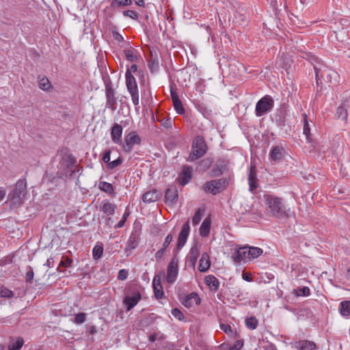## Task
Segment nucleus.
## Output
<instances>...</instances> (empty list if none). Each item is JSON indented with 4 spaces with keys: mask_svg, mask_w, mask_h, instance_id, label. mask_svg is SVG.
Instances as JSON below:
<instances>
[{
    "mask_svg": "<svg viewBox=\"0 0 350 350\" xmlns=\"http://www.w3.org/2000/svg\"><path fill=\"white\" fill-rule=\"evenodd\" d=\"M302 57L306 59L313 65L315 72L316 83L318 88L319 86L321 88H322L323 79L332 83V79L334 78L336 79L337 77V73L335 71L322 63L321 60L312 53H304Z\"/></svg>",
    "mask_w": 350,
    "mask_h": 350,
    "instance_id": "1",
    "label": "nucleus"
},
{
    "mask_svg": "<svg viewBox=\"0 0 350 350\" xmlns=\"http://www.w3.org/2000/svg\"><path fill=\"white\" fill-rule=\"evenodd\" d=\"M263 200L269 215L280 219L289 216L290 208H287L283 198L271 193H265Z\"/></svg>",
    "mask_w": 350,
    "mask_h": 350,
    "instance_id": "2",
    "label": "nucleus"
},
{
    "mask_svg": "<svg viewBox=\"0 0 350 350\" xmlns=\"http://www.w3.org/2000/svg\"><path fill=\"white\" fill-rule=\"evenodd\" d=\"M27 188V182L25 179L18 180L15 187L8 196V202L12 208L19 206L22 204Z\"/></svg>",
    "mask_w": 350,
    "mask_h": 350,
    "instance_id": "3",
    "label": "nucleus"
},
{
    "mask_svg": "<svg viewBox=\"0 0 350 350\" xmlns=\"http://www.w3.org/2000/svg\"><path fill=\"white\" fill-rule=\"evenodd\" d=\"M77 159L72 154L64 157L58 165L57 175L62 178H70L75 172Z\"/></svg>",
    "mask_w": 350,
    "mask_h": 350,
    "instance_id": "4",
    "label": "nucleus"
},
{
    "mask_svg": "<svg viewBox=\"0 0 350 350\" xmlns=\"http://www.w3.org/2000/svg\"><path fill=\"white\" fill-rule=\"evenodd\" d=\"M208 147L206 143L202 136H197L193 141L191 145V151L187 158L188 161H195L202 158L207 152Z\"/></svg>",
    "mask_w": 350,
    "mask_h": 350,
    "instance_id": "5",
    "label": "nucleus"
},
{
    "mask_svg": "<svg viewBox=\"0 0 350 350\" xmlns=\"http://www.w3.org/2000/svg\"><path fill=\"white\" fill-rule=\"evenodd\" d=\"M125 78L126 89L131 96L133 105L135 106V108L137 109V107H139V95L136 79L134 77V76L129 72H126Z\"/></svg>",
    "mask_w": 350,
    "mask_h": 350,
    "instance_id": "6",
    "label": "nucleus"
},
{
    "mask_svg": "<svg viewBox=\"0 0 350 350\" xmlns=\"http://www.w3.org/2000/svg\"><path fill=\"white\" fill-rule=\"evenodd\" d=\"M274 107V100L269 95H265L256 103L255 114L257 117H261L270 112Z\"/></svg>",
    "mask_w": 350,
    "mask_h": 350,
    "instance_id": "7",
    "label": "nucleus"
},
{
    "mask_svg": "<svg viewBox=\"0 0 350 350\" xmlns=\"http://www.w3.org/2000/svg\"><path fill=\"white\" fill-rule=\"evenodd\" d=\"M227 180L226 178H219L206 182L203 185V189L206 193H210L216 195L222 191L226 186Z\"/></svg>",
    "mask_w": 350,
    "mask_h": 350,
    "instance_id": "8",
    "label": "nucleus"
},
{
    "mask_svg": "<svg viewBox=\"0 0 350 350\" xmlns=\"http://www.w3.org/2000/svg\"><path fill=\"white\" fill-rule=\"evenodd\" d=\"M142 139L136 131H131L124 137V141L122 142V148L124 152L130 153L135 145H140Z\"/></svg>",
    "mask_w": 350,
    "mask_h": 350,
    "instance_id": "9",
    "label": "nucleus"
},
{
    "mask_svg": "<svg viewBox=\"0 0 350 350\" xmlns=\"http://www.w3.org/2000/svg\"><path fill=\"white\" fill-rule=\"evenodd\" d=\"M105 90L106 95V107L114 111L116 109L117 98L110 80L105 81Z\"/></svg>",
    "mask_w": 350,
    "mask_h": 350,
    "instance_id": "10",
    "label": "nucleus"
},
{
    "mask_svg": "<svg viewBox=\"0 0 350 350\" xmlns=\"http://www.w3.org/2000/svg\"><path fill=\"white\" fill-rule=\"evenodd\" d=\"M178 273V260L174 256L167 267L166 281L169 284H173L176 280Z\"/></svg>",
    "mask_w": 350,
    "mask_h": 350,
    "instance_id": "11",
    "label": "nucleus"
},
{
    "mask_svg": "<svg viewBox=\"0 0 350 350\" xmlns=\"http://www.w3.org/2000/svg\"><path fill=\"white\" fill-rule=\"evenodd\" d=\"M141 299V294L138 291H134L131 295H126L123 299V304L126 311H129L134 308Z\"/></svg>",
    "mask_w": 350,
    "mask_h": 350,
    "instance_id": "12",
    "label": "nucleus"
},
{
    "mask_svg": "<svg viewBox=\"0 0 350 350\" xmlns=\"http://www.w3.org/2000/svg\"><path fill=\"white\" fill-rule=\"evenodd\" d=\"M190 232L189 221L185 222L180 232L178 234V243L176 245L177 250H180L186 243Z\"/></svg>",
    "mask_w": 350,
    "mask_h": 350,
    "instance_id": "13",
    "label": "nucleus"
},
{
    "mask_svg": "<svg viewBox=\"0 0 350 350\" xmlns=\"http://www.w3.org/2000/svg\"><path fill=\"white\" fill-rule=\"evenodd\" d=\"M193 168L189 165H184L178 177V181L182 186L187 185L192 178Z\"/></svg>",
    "mask_w": 350,
    "mask_h": 350,
    "instance_id": "14",
    "label": "nucleus"
},
{
    "mask_svg": "<svg viewBox=\"0 0 350 350\" xmlns=\"http://www.w3.org/2000/svg\"><path fill=\"white\" fill-rule=\"evenodd\" d=\"M122 126L118 124L115 123L111 129V141L116 144L121 146L122 144Z\"/></svg>",
    "mask_w": 350,
    "mask_h": 350,
    "instance_id": "15",
    "label": "nucleus"
},
{
    "mask_svg": "<svg viewBox=\"0 0 350 350\" xmlns=\"http://www.w3.org/2000/svg\"><path fill=\"white\" fill-rule=\"evenodd\" d=\"M199 256L200 249L198 248L197 244H196L191 247L187 257L186 264L187 266L194 269Z\"/></svg>",
    "mask_w": 350,
    "mask_h": 350,
    "instance_id": "16",
    "label": "nucleus"
},
{
    "mask_svg": "<svg viewBox=\"0 0 350 350\" xmlns=\"http://www.w3.org/2000/svg\"><path fill=\"white\" fill-rule=\"evenodd\" d=\"M228 161L224 159H219L211 170L213 176H219L228 170Z\"/></svg>",
    "mask_w": 350,
    "mask_h": 350,
    "instance_id": "17",
    "label": "nucleus"
},
{
    "mask_svg": "<svg viewBox=\"0 0 350 350\" xmlns=\"http://www.w3.org/2000/svg\"><path fill=\"white\" fill-rule=\"evenodd\" d=\"M178 190L176 186H170L165 191V202L170 205L176 204L178 200Z\"/></svg>",
    "mask_w": 350,
    "mask_h": 350,
    "instance_id": "18",
    "label": "nucleus"
},
{
    "mask_svg": "<svg viewBox=\"0 0 350 350\" xmlns=\"http://www.w3.org/2000/svg\"><path fill=\"white\" fill-rule=\"evenodd\" d=\"M284 148L282 146H273L270 150L269 157L271 161L279 162L284 155Z\"/></svg>",
    "mask_w": 350,
    "mask_h": 350,
    "instance_id": "19",
    "label": "nucleus"
},
{
    "mask_svg": "<svg viewBox=\"0 0 350 350\" xmlns=\"http://www.w3.org/2000/svg\"><path fill=\"white\" fill-rule=\"evenodd\" d=\"M297 350H317V345L313 341L308 340H299L294 343Z\"/></svg>",
    "mask_w": 350,
    "mask_h": 350,
    "instance_id": "20",
    "label": "nucleus"
},
{
    "mask_svg": "<svg viewBox=\"0 0 350 350\" xmlns=\"http://www.w3.org/2000/svg\"><path fill=\"white\" fill-rule=\"evenodd\" d=\"M181 302L186 308H190L194 306L200 305L201 299L199 297L198 293H191L187 295Z\"/></svg>",
    "mask_w": 350,
    "mask_h": 350,
    "instance_id": "21",
    "label": "nucleus"
},
{
    "mask_svg": "<svg viewBox=\"0 0 350 350\" xmlns=\"http://www.w3.org/2000/svg\"><path fill=\"white\" fill-rule=\"evenodd\" d=\"M233 258L234 260L237 262H240L241 261L246 262L250 260L248 246L239 247L238 250H237L233 255Z\"/></svg>",
    "mask_w": 350,
    "mask_h": 350,
    "instance_id": "22",
    "label": "nucleus"
},
{
    "mask_svg": "<svg viewBox=\"0 0 350 350\" xmlns=\"http://www.w3.org/2000/svg\"><path fill=\"white\" fill-rule=\"evenodd\" d=\"M152 287L154 291V297L157 299L163 298V289L161 282V276L159 275H155L152 281Z\"/></svg>",
    "mask_w": 350,
    "mask_h": 350,
    "instance_id": "23",
    "label": "nucleus"
},
{
    "mask_svg": "<svg viewBox=\"0 0 350 350\" xmlns=\"http://www.w3.org/2000/svg\"><path fill=\"white\" fill-rule=\"evenodd\" d=\"M249 190L252 193H254L258 187V178L256 175V170L254 166H251L248 175Z\"/></svg>",
    "mask_w": 350,
    "mask_h": 350,
    "instance_id": "24",
    "label": "nucleus"
},
{
    "mask_svg": "<svg viewBox=\"0 0 350 350\" xmlns=\"http://www.w3.org/2000/svg\"><path fill=\"white\" fill-rule=\"evenodd\" d=\"M116 205L110 202L108 200H105L101 202L100 210L107 216H112L115 213Z\"/></svg>",
    "mask_w": 350,
    "mask_h": 350,
    "instance_id": "25",
    "label": "nucleus"
},
{
    "mask_svg": "<svg viewBox=\"0 0 350 350\" xmlns=\"http://www.w3.org/2000/svg\"><path fill=\"white\" fill-rule=\"evenodd\" d=\"M204 282L212 292H217L219 287V281L213 275H208L204 278Z\"/></svg>",
    "mask_w": 350,
    "mask_h": 350,
    "instance_id": "26",
    "label": "nucleus"
},
{
    "mask_svg": "<svg viewBox=\"0 0 350 350\" xmlns=\"http://www.w3.org/2000/svg\"><path fill=\"white\" fill-rule=\"evenodd\" d=\"M348 101L345 100L341 103V105L337 108L336 116L338 119H340L345 122L347 121L348 113L347 107Z\"/></svg>",
    "mask_w": 350,
    "mask_h": 350,
    "instance_id": "27",
    "label": "nucleus"
},
{
    "mask_svg": "<svg viewBox=\"0 0 350 350\" xmlns=\"http://www.w3.org/2000/svg\"><path fill=\"white\" fill-rule=\"evenodd\" d=\"M139 235L137 233H131L126 242L125 251L127 252L128 250H132L135 249L139 244Z\"/></svg>",
    "mask_w": 350,
    "mask_h": 350,
    "instance_id": "28",
    "label": "nucleus"
},
{
    "mask_svg": "<svg viewBox=\"0 0 350 350\" xmlns=\"http://www.w3.org/2000/svg\"><path fill=\"white\" fill-rule=\"evenodd\" d=\"M148 66L152 73L157 72L159 70V62L157 55L150 53V59L148 61Z\"/></svg>",
    "mask_w": 350,
    "mask_h": 350,
    "instance_id": "29",
    "label": "nucleus"
},
{
    "mask_svg": "<svg viewBox=\"0 0 350 350\" xmlns=\"http://www.w3.org/2000/svg\"><path fill=\"white\" fill-rule=\"evenodd\" d=\"M211 262L208 253L204 252L201 256L199 262V271L200 272H206L210 267Z\"/></svg>",
    "mask_w": 350,
    "mask_h": 350,
    "instance_id": "30",
    "label": "nucleus"
},
{
    "mask_svg": "<svg viewBox=\"0 0 350 350\" xmlns=\"http://www.w3.org/2000/svg\"><path fill=\"white\" fill-rule=\"evenodd\" d=\"M211 219L210 217H207L202 222L200 228V234L202 237H206L208 236L211 230Z\"/></svg>",
    "mask_w": 350,
    "mask_h": 350,
    "instance_id": "31",
    "label": "nucleus"
},
{
    "mask_svg": "<svg viewBox=\"0 0 350 350\" xmlns=\"http://www.w3.org/2000/svg\"><path fill=\"white\" fill-rule=\"evenodd\" d=\"M98 189L112 197L116 195L113 186L109 183L100 181L98 183Z\"/></svg>",
    "mask_w": 350,
    "mask_h": 350,
    "instance_id": "32",
    "label": "nucleus"
},
{
    "mask_svg": "<svg viewBox=\"0 0 350 350\" xmlns=\"http://www.w3.org/2000/svg\"><path fill=\"white\" fill-rule=\"evenodd\" d=\"M159 198L157 191L156 190L148 191L144 193L142 200L144 203H151L156 202Z\"/></svg>",
    "mask_w": 350,
    "mask_h": 350,
    "instance_id": "33",
    "label": "nucleus"
},
{
    "mask_svg": "<svg viewBox=\"0 0 350 350\" xmlns=\"http://www.w3.org/2000/svg\"><path fill=\"white\" fill-rule=\"evenodd\" d=\"M24 344L22 337H17L16 339L11 338L8 345L9 350H20Z\"/></svg>",
    "mask_w": 350,
    "mask_h": 350,
    "instance_id": "34",
    "label": "nucleus"
},
{
    "mask_svg": "<svg viewBox=\"0 0 350 350\" xmlns=\"http://www.w3.org/2000/svg\"><path fill=\"white\" fill-rule=\"evenodd\" d=\"M339 311L342 316L348 317L350 314V301H343L340 304Z\"/></svg>",
    "mask_w": 350,
    "mask_h": 350,
    "instance_id": "35",
    "label": "nucleus"
},
{
    "mask_svg": "<svg viewBox=\"0 0 350 350\" xmlns=\"http://www.w3.org/2000/svg\"><path fill=\"white\" fill-rule=\"evenodd\" d=\"M303 122H304L303 133L306 137L307 142H310L311 140V139H310V135H311L310 128V125L308 123V117L306 113L303 114Z\"/></svg>",
    "mask_w": 350,
    "mask_h": 350,
    "instance_id": "36",
    "label": "nucleus"
},
{
    "mask_svg": "<svg viewBox=\"0 0 350 350\" xmlns=\"http://www.w3.org/2000/svg\"><path fill=\"white\" fill-rule=\"evenodd\" d=\"M124 55L128 61L135 62L137 61L138 56L137 52L132 49H126L124 51Z\"/></svg>",
    "mask_w": 350,
    "mask_h": 350,
    "instance_id": "37",
    "label": "nucleus"
},
{
    "mask_svg": "<svg viewBox=\"0 0 350 350\" xmlns=\"http://www.w3.org/2000/svg\"><path fill=\"white\" fill-rule=\"evenodd\" d=\"M250 260L254 259L262 254V250L256 247H248Z\"/></svg>",
    "mask_w": 350,
    "mask_h": 350,
    "instance_id": "38",
    "label": "nucleus"
},
{
    "mask_svg": "<svg viewBox=\"0 0 350 350\" xmlns=\"http://www.w3.org/2000/svg\"><path fill=\"white\" fill-rule=\"evenodd\" d=\"M245 323L246 327L252 330L255 329L258 325V321L255 317H250L246 318Z\"/></svg>",
    "mask_w": 350,
    "mask_h": 350,
    "instance_id": "39",
    "label": "nucleus"
},
{
    "mask_svg": "<svg viewBox=\"0 0 350 350\" xmlns=\"http://www.w3.org/2000/svg\"><path fill=\"white\" fill-rule=\"evenodd\" d=\"M132 0H111V7L116 8L122 6H127L132 4Z\"/></svg>",
    "mask_w": 350,
    "mask_h": 350,
    "instance_id": "40",
    "label": "nucleus"
},
{
    "mask_svg": "<svg viewBox=\"0 0 350 350\" xmlns=\"http://www.w3.org/2000/svg\"><path fill=\"white\" fill-rule=\"evenodd\" d=\"M103 254V247L102 245H96L94 247L92 250V256L94 260H98L101 258Z\"/></svg>",
    "mask_w": 350,
    "mask_h": 350,
    "instance_id": "41",
    "label": "nucleus"
},
{
    "mask_svg": "<svg viewBox=\"0 0 350 350\" xmlns=\"http://www.w3.org/2000/svg\"><path fill=\"white\" fill-rule=\"evenodd\" d=\"M123 163V158L122 157H119L117 159L110 161L107 165V168L109 170H114L118 166L122 165Z\"/></svg>",
    "mask_w": 350,
    "mask_h": 350,
    "instance_id": "42",
    "label": "nucleus"
},
{
    "mask_svg": "<svg viewBox=\"0 0 350 350\" xmlns=\"http://www.w3.org/2000/svg\"><path fill=\"white\" fill-rule=\"evenodd\" d=\"M173 105L177 113L180 115L185 113V111L180 99L173 101Z\"/></svg>",
    "mask_w": 350,
    "mask_h": 350,
    "instance_id": "43",
    "label": "nucleus"
},
{
    "mask_svg": "<svg viewBox=\"0 0 350 350\" xmlns=\"http://www.w3.org/2000/svg\"><path fill=\"white\" fill-rule=\"evenodd\" d=\"M204 212V209L199 208L196 212L195 213L193 218H192V222L193 225H197L200 223L202 219V215Z\"/></svg>",
    "mask_w": 350,
    "mask_h": 350,
    "instance_id": "44",
    "label": "nucleus"
},
{
    "mask_svg": "<svg viewBox=\"0 0 350 350\" xmlns=\"http://www.w3.org/2000/svg\"><path fill=\"white\" fill-rule=\"evenodd\" d=\"M34 273L33 269L30 266L27 267V272L25 274V281L27 283L31 284L33 280Z\"/></svg>",
    "mask_w": 350,
    "mask_h": 350,
    "instance_id": "45",
    "label": "nucleus"
},
{
    "mask_svg": "<svg viewBox=\"0 0 350 350\" xmlns=\"http://www.w3.org/2000/svg\"><path fill=\"white\" fill-rule=\"evenodd\" d=\"M72 263V260L68 257H62V260L59 264V267H57V270H59V267H70Z\"/></svg>",
    "mask_w": 350,
    "mask_h": 350,
    "instance_id": "46",
    "label": "nucleus"
},
{
    "mask_svg": "<svg viewBox=\"0 0 350 350\" xmlns=\"http://www.w3.org/2000/svg\"><path fill=\"white\" fill-rule=\"evenodd\" d=\"M14 296V293L10 289L2 287L0 288V297L5 298H11Z\"/></svg>",
    "mask_w": 350,
    "mask_h": 350,
    "instance_id": "47",
    "label": "nucleus"
},
{
    "mask_svg": "<svg viewBox=\"0 0 350 350\" xmlns=\"http://www.w3.org/2000/svg\"><path fill=\"white\" fill-rule=\"evenodd\" d=\"M86 314L84 312H80L75 315L74 323L77 324H81L85 321Z\"/></svg>",
    "mask_w": 350,
    "mask_h": 350,
    "instance_id": "48",
    "label": "nucleus"
},
{
    "mask_svg": "<svg viewBox=\"0 0 350 350\" xmlns=\"http://www.w3.org/2000/svg\"><path fill=\"white\" fill-rule=\"evenodd\" d=\"M51 84L47 79L43 78L39 81V87L43 90L49 89Z\"/></svg>",
    "mask_w": 350,
    "mask_h": 350,
    "instance_id": "49",
    "label": "nucleus"
},
{
    "mask_svg": "<svg viewBox=\"0 0 350 350\" xmlns=\"http://www.w3.org/2000/svg\"><path fill=\"white\" fill-rule=\"evenodd\" d=\"M123 15L126 17H129L132 19L137 20L138 14L135 11L128 10L123 12Z\"/></svg>",
    "mask_w": 350,
    "mask_h": 350,
    "instance_id": "50",
    "label": "nucleus"
},
{
    "mask_svg": "<svg viewBox=\"0 0 350 350\" xmlns=\"http://www.w3.org/2000/svg\"><path fill=\"white\" fill-rule=\"evenodd\" d=\"M310 294V290L307 286H304L298 290L297 296H308Z\"/></svg>",
    "mask_w": 350,
    "mask_h": 350,
    "instance_id": "51",
    "label": "nucleus"
},
{
    "mask_svg": "<svg viewBox=\"0 0 350 350\" xmlns=\"http://www.w3.org/2000/svg\"><path fill=\"white\" fill-rule=\"evenodd\" d=\"M172 314L177 319L181 321L184 319L183 312L178 308H174L172 310Z\"/></svg>",
    "mask_w": 350,
    "mask_h": 350,
    "instance_id": "52",
    "label": "nucleus"
},
{
    "mask_svg": "<svg viewBox=\"0 0 350 350\" xmlns=\"http://www.w3.org/2000/svg\"><path fill=\"white\" fill-rule=\"evenodd\" d=\"M243 346V342L241 340H238L230 347V350H240Z\"/></svg>",
    "mask_w": 350,
    "mask_h": 350,
    "instance_id": "53",
    "label": "nucleus"
},
{
    "mask_svg": "<svg viewBox=\"0 0 350 350\" xmlns=\"http://www.w3.org/2000/svg\"><path fill=\"white\" fill-rule=\"evenodd\" d=\"M172 239H173L172 234L171 233L168 234L167 235V237H165V241H164V242L163 243L162 247L167 250V248L168 247V246L170 245V244L172 241Z\"/></svg>",
    "mask_w": 350,
    "mask_h": 350,
    "instance_id": "54",
    "label": "nucleus"
},
{
    "mask_svg": "<svg viewBox=\"0 0 350 350\" xmlns=\"http://www.w3.org/2000/svg\"><path fill=\"white\" fill-rule=\"evenodd\" d=\"M161 125L165 129L172 127V121L170 118H163L161 120Z\"/></svg>",
    "mask_w": 350,
    "mask_h": 350,
    "instance_id": "55",
    "label": "nucleus"
},
{
    "mask_svg": "<svg viewBox=\"0 0 350 350\" xmlns=\"http://www.w3.org/2000/svg\"><path fill=\"white\" fill-rule=\"evenodd\" d=\"M111 150H106L103 154V161L104 163H105L107 164V165H108V163L110 162V155H111Z\"/></svg>",
    "mask_w": 350,
    "mask_h": 350,
    "instance_id": "56",
    "label": "nucleus"
},
{
    "mask_svg": "<svg viewBox=\"0 0 350 350\" xmlns=\"http://www.w3.org/2000/svg\"><path fill=\"white\" fill-rule=\"evenodd\" d=\"M128 277V271L126 269H121L118 274V279L120 280H124Z\"/></svg>",
    "mask_w": 350,
    "mask_h": 350,
    "instance_id": "57",
    "label": "nucleus"
},
{
    "mask_svg": "<svg viewBox=\"0 0 350 350\" xmlns=\"http://www.w3.org/2000/svg\"><path fill=\"white\" fill-rule=\"evenodd\" d=\"M165 251L166 249L161 247L156 252L155 258L157 259V260H159L163 258L164 254L165 253Z\"/></svg>",
    "mask_w": 350,
    "mask_h": 350,
    "instance_id": "58",
    "label": "nucleus"
},
{
    "mask_svg": "<svg viewBox=\"0 0 350 350\" xmlns=\"http://www.w3.org/2000/svg\"><path fill=\"white\" fill-rule=\"evenodd\" d=\"M170 94H171L172 102L180 99L176 90L174 89L172 85L170 86Z\"/></svg>",
    "mask_w": 350,
    "mask_h": 350,
    "instance_id": "59",
    "label": "nucleus"
},
{
    "mask_svg": "<svg viewBox=\"0 0 350 350\" xmlns=\"http://www.w3.org/2000/svg\"><path fill=\"white\" fill-rule=\"evenodd\" d=\"M127 215H128V214H126V213L124 214L121 220L116 226V228H122L124 225V223L126 220Z\"/></svg>",
    "mask_w": 350,
    "mask_h": 350,
    "instance_id": "60",
    "label": "nucleus"
},
{
    "mask_svg": "<svg viewBox=\"0 0 350 350\" xmlns=\"http://www.w3.org/2000/svg\"><path fill=\"white\" fill-rule=\"evenodd\" d=\"M113 36L114 39L119 42L124 41V38L122 37V36L117 31L113 33Z\"/></svg>",
    "mask_w": 350,
    "mask_h": 350,
    "instance_id": "61",
    "label": "nucleus"
},
{
    "mask_svg": "<svg viewBox=\"0 0 350 350\" xmlns=\"http://www.w3.org/2000/svg\"><path fill=\"white\" fill-rule=\"evenodd\" d=\"M221 329L226 333H228V332H232V328L230 325L226 324H221Z\"/></svg>",
    "mask_w": 350,
    "mask_h": 350,
    "instance_id": "62",
    "label": "nucleus"
},
{
    "mask_svg": "<svg viewBox=\"0 0 350 350\" xmlns=\"http://www.w3.org/2000/svg\"><path fill=\"white\" fill-rule=\"evenodd\" d=\"M268 1L269 2L270 5L273 8V10H277V9H278L277 0H268Z\"/></svg>",
    "mask_w": 350,
    "mask_h": 350,
    "instance_id": "63",
    "label": "nucleus"
},
{
    "mask_svg": "<svg viewBox=\"0 0 350 350\" xmlns=\"http://www.w3.org/2000/svg\"><path fill=\"white\" fill-rule=\"evenodd\" d=\"M137 70V66L136 64H133L129 68L126 70V72H129L131 74V72H135Z\"/></svg>",
    "mask_w": 350,
    "mask_h": 350,
    "instance_id": "64",
    "label": "nucleus"
}]
</instances>
